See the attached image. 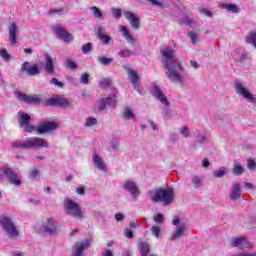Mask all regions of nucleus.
Returning a JSON list of instances; mask_svg holds the SVG:
<instances>
[{
  "mask_svg": "<svg viewBox=\"0 0 256 256\" xmlns=\"http://www.w3.org/2000/svg\"><path fill=\"white\" fill-rule=\"evenodd\" d=\"M160 53L165 61L168 79L175 83H179V85H183L185 83L187 73H185L183 66H181V62L175 58V50L166 46L161 48Z\"/></svg>",
  "mask_w": 256,
  "mask_h": 256,
  "instance_id": "1",
  "label": "nucleus"
},
{
  "mask_svg": "<svg viewBox=\"0 0 256 256\" xmlns=\"http://www.w3.org/2000/svg\"><path fill=\"white\" fill-rule=\"evenodd\" d=\"M149 198L153 203H162V205H171L175 201V190L171 187L155 188L148 192Z\"/></svg>",
  "mask_w": 256,
  "mask_h": 256,
  "instance_id": "2",
  "label": "nucleus"
},
{
  "mask_svg": "<svg viewBox=\"0 0 256 256\" xmlns=\"http://www.w3.org/2000/svg\"><path fill=\"white\" fill-rule=\"evenodd\" d=\"M11 146L14 149H47L49 147V142L43 138L30 137L23 141H14Z\"/></svg>",
  "mask_w": 256,
  "mask_h": 256,
  "instance_id": "3",
  "label": "nucleus"
},
{
  "mask_svg": "<svg viewBox=\"0 0 256 256\" xmlns=\"http://www.w3.org/2000/svg\"><path fill=\"white\" fill-rule=\"evenodd\" d=\"M64 211L66 215L74 217L75 219H85V211L81 209L79 203L70 198H66L64 200Z\"/></svg>",
  "mask_w": 256,
  "mask_h": 256,
  "instance_id": "4",
  "label": "nucleus"
},
{
  "mask_svg": "<svg viewBox=\"0 0 256 256\" xmlns=\"http://www.w3.org/2000/svg\"><path fill=\"white\" fill-rule=\"evenodd\" d=\"M172 224L174 225V231L170 236V241H177V239L185 237V233H187V225H185V222H183L179 216L173 218Z\"/></svg>",
  "mask_w": 256,
  "mask_h": 256,
  "instance_id": "5",
  "label": "nucleus"
},
{
  "mask_svg": "<svg viewBox=\"0 0 256 256\" xmlns=\"http://www.w3.org/2000/svg\"><path fill=\"white\" fill-rule=\"evenodd\" d=\"M36 231L39 235H55L57 233V223L55 219L48 218Z\"/></svg>",
  "mask_w": 256,
  "mask_h": 256,
  "instance_id": "6",
  "label": "nucleus"
},
{
  "mask_svg": "<svg viewBox=\"0 0 256 256\" xmlns=\"http://www.w3.org/2000/svg\"><path fill=\"white\" fill-rule=\"evenodd\" d=\"M0 225L9 237H17V235H19V231L15 227L13 221H11V218L5 215L0 216Z\"/></svg>",
  "mask_w": 256,
  "mask_h": 256,
  "instance_id": "7",
  "label": "nucleus"
},
{
  "mask_svg": "<svg viewBox=\"0 0 256 256\" xmlns=\"http://www.w3.org/2000/svg\"><path fill=\"white\" fill-rule=\"evenodd\" d=\"M235 91H236L237 95H240V97H243V99L248 101V103H255V101H256L255 96L253 94H251L249 89H247V87H245V85H243V83L236 82L235 83Z\"/></svg>",
  "mask_w": 256,
  "mask_h": 256,
  "instance_id": "8",
  "label": "nucleus"
},
{
  "mask_svg": "<svg viewBox=\"0 0 256 256\" xmlns=\"http://www.w3.org/2000/svg\"><path fill=\"white\" fill-rule=\"evenodd\" d=\"M3 177H8L10 183L16 185V187L21 185V179H19V176L13 173V170L7 166H4L0 169V181L3 179Z\"/></svg>",
  "mask_w": 256,
  "mask_h": 256,
  "instance_id": "9",
  "label": "nucleus"
},
{
  "mask_svg": "<svg viewBox=\"0 0 256 256\" xmlns=\"http://www.w3.org/2000/svg\"><path fill=\"white\" fill-rule=\"evenodd\" d=\"M18 121L20 123V127L24 129L27 133H33L35 131V126L29 124V121H31V116L25 112H19L18 113Z\"/></svg>",
  "mask_w": 256,
  "mask_h": 256,
  "instance_id": "10",
  "label": "nucleus"
},
{
  "mask_svg": "<svg viewBox=\"0 0 256 256\" xmlns=\"http://www.w3.org/2000/svg\"><path fill=\"white\" fill-rule=\"evenodd\" d=\"M149 91L153 97H156V99L162 103V105L169 107V101L167 100V97H165V94H163V91L157 84H151Z\"/></svg>",
  "mask_w": 256,
  "mask_h": 256,
  "instance_id": "11",
  "label": "nucleus"
},
{
  "mask_svg": "<svg viewBox=\"0 0 256 256\" xmlns=\"http://www.w3.org/2000/svg\"><path fill=\"white\" fill-rule=\"evenodd\" d=\"M230 245H232V247H238V249H253V243L244 236L232 238Z\"/></svg>",
  "mask_w": 256,
  "mask_h": 256,
  "instance_id": "12",
  "label": "nucleus"
},
{
  "mask_svg": "<svg viewBox=\"0 0 256 256\" xmlns=\"http://www.w3.org/2000/svg\"><path fill=\"white\" fill-rule=\"evenodd\" d=\"M232 57H234L235 61L237 63H251V58H249V55L245 53V50L243 48H237L233 51Z\"/></svg>",
  "mask_w": 256,
  "mask_h": 256,
  "instance_id": "13",
  "label": "nucleus"
},
{
  "mask_svg": "<svg viewBox=\"0 0 256 256\" xmlns=\"http://www.w3.org/2000/svg\"><path fill=\"white\" fill-rule=\"evenodd\" d=\"M8 33L11 45H17V33H19V23L13 21L8 26Z\"/></svg>",
  "mask_w": 256,
  "mask_h": 256,
  "instance_id": "14",
  "label": "nucleus"
},
{
  "mask_svg": "<svg viewBox=\"0 0 256 256\" xmlns=\"http://www.w3.org/2000/svg\"><path fill=\"white\" fill-rule=\"evenodd\" d=\"M123 189L128 191L132 197H139V187L137 186V183L133 181L125 180L123 183Z\"/></svg>",
  "mask_w": 256,
  "mask_h": 256,
  "instance_id": "15",
  "label": "nucleus"
},
{
  "mask_svg": "<svg viewBox=\"0 0 256 256\" xmlns=\"http://www.w3.org/2000/svg\"><path fill=\"white\" fill-rule=\"evenodd\" d=\"M123 15L127 21H129L130 26L132 29H139V23H141V20L135 15V13L131 11H124Z\"/></svg>",
  "mask_w": 256,
  "mask_h": 256,
  "instance_id": "16",
  "label": "nucleus"
},
{
  "mask_svg": "<svg viewBox=\"0 0 256 256\" xmlns=\"http://www.w3.org/2000/svg\"><path fill=\"white\" fill-rule=\"evenodd\" d=\"M59 127V123L58 122H44L42 124H40L37 128L38 133H49L51 131H55V129H57Z\"/></svg>",
  "mask_w": 256,
  "mask_h": 256,
  "instance_id": "17",
  "label": "nucleus"
},
{
  "mask_svg": "<svg viewBox=\"0 0 256 256\" xmlns=\"http://www.w3.org/2000/svg\"><path fill=\"white\" fill-rule=\"evenodd\" d=\"M15 95L19 101H24L25 103L37 104L41 102V98L37 95L27 96L21 92H15Z\"/></svg>",
  "mask_w": 256,
  "mask_h": 256,
  "instance_id": "18",
  "label": "nucleus"
},
{
  "mask_svg": "<svg viewBox=\"0 0 256 256\" xmlns=\"http://www.w3.org/2000/svg\"><path fill=\"white\" fill-rule=\"evenodd\" d=\"M91 246L90 240H85L81 242H77L76 245L73 247V255L72 256H81L83 250L87 249V247Z\"/></svg>",
  "mask_w": 256,
  "mask_h": 256,
  "instance_id": "19",
  "label": "nucleus"
},
{
  "mask_svg": "<svg viewBox=\"0 0 256 256\" xmlns=\"http://www.w3.org/2000/svg\"><path fill=\"white\" fill-rule=\"evenodd\" d=\"M70 104L67 98L60 96L53 97L47 101V105H58L59 107H69Z\"/></svg>",
  "mask_w": 256,
  "mask_h": 256,
  "instance_id": "20",
  "label": "nucleus"
},
{
  "mask_svg": "<svg viewBox=\"0 0 256 256\" xmlns=\"http://www.w3.org/2000/svg\"><path fill=\"white\" fill-rule=\"evenodd\" d=\"M128 77L136 91L141 94V89L139 88V79L140 76L137 74V71L128 69Z\"/></svg>",
  "mask_w": 256,
  "mask_h": 256,
  "instance_id": "21",
  "label": "nucleus"
},
{
  "mask_svg": "<svg viewBox=\"0 0 256 256\" xmlns=\"http://www.w3.org/2000/svg\"><path fill=\"white\" fill-rule=\"evenodd\" d=\"M54 33H56L58 37H60V39H63L65 43H71V41H73V36L67 31L63 30L61 26H56L54 29Z\"/></svg>",
  "mask_w": 256,
  "mask_h": 256,
  "instance_id": "22",
  "label": "nucleus"
},
{
  "mask_svg": "<svg viewBox=\"0 0 256 256\" xmlns=\"http://www.w3.org/2000/svg\"><path fill=\"white\" fill-rule=\"evenodd\" d=\"M93 163L97 169L100 171H107V165L105 164V161H103V158L99 156L97 153H94L92 155Z\"/></svg>",
  "mask_w": 256,
  "mask_h": 256,
  "instance_id": "23",
  "label": "nucleus"
},
{
  "mask_svg": "<svg viewBox=\"0 0 256 256\" xmlns=\"http://www.w3.org/2000/svg\"><path fill=\"white\" fill-rule=\"evenodd\" d=\"M119 31H121V33H122L124 39H126L127 43H129L130 45L135 44V38L133 37V35H131V32H129V30L127 29L126 26L120 25Z\"/></svg>",
  "mask_w": 256,
  "mask_h": 256,
  "instance_id": "24",
  "label": "nucleus"
},
{
  "mask_svg": "<svg viewBox=\"0 0 256 256\" xmlns=\"http://www.w3.org/2000/svg\"><path fill=\"white\" fill-rule=\"evenodd\" d=\"M22 71H26L28 75H37L39 73V67L37 65H32L29 64V62H25L22 67Z\"/></svg>",
  "mask_w": 256,
  "mask_h": 256,
  "instance_id": "25",
  "label": "nucleus"
},
{
  "mask_svg": "<svg viewBox=\"0 0 256 256\" xmlns=\"http://www.w3.org/2000/svg\"><path fill=\"white\" fill-rule=\"evenodd\" d=\"M107 105L110 107H115V105H117V99L115 98V95L108 97L106 100H101L99 104L100 111H103Z\"/></svg>",
  "mask_w": 256,
  "mask_h": 256,
  "instance_id": "26",
  "label": "nucleus"
},
{
  "mask_svg": "<svg viewBox=\"0 0 256 256\" xmlns=\"http://www.w3.org/2000/svg\"><path fill=\"white\" fill-rule=\"evenodd\" d=\"M241 197V186L239 183H235L232 185V192L230 194V199L232 201H237Z\"/></svg>",
  "mask_w": 256,
  "mask_h": 256,
  "instance_id": "27",
  "label": "nucleus"
},
{
  "mask_svg": "<svg viewBox=\"0 0 256 256\" xmlns=\"http://www.w3.org/2000/svg\"><path fill=\"white\" fill-rule=\"evenodd\" d=\"M138 251L142 256L149 255V251H151V248L149 247V243H147V241H140L138 243Z\"/></svg>",
  "mask_w": 256,
  "mask_h": 256,
  "instance_id": "28",
  "label": "nucleus"
},
{
  "mask_svg": "<svg viewBox=\"0 0 256 256\" xmlns=\"http://www.w3.org/2000/svg\"><path fill=\"white\" fill-rule=\"evenodd\" d=\"M45 59H46L45 69H46L47 73H49L50 75H53V73H55V66L53 65V58L51 56H49L48 54H46Z\"/></svg>",
  "mask_w": 256,
  "mask_h": 256,
  "instance_id": "29",
  "label": "nucleus"
},
{
  "mask_svg": "<svg viewBox=\"0 0 256 256\" xmlns=\"http://www.w3.org/2000/svg\"><path fill=\"white\" fill-rule=\"evenodd\" d=\"M150 231L155 239H161V237H163V231L165 230L162 226L154 225L151 227Z\"/></svg>",
  "mask_w": 256,
  "mask_h": 256,
  "instance_id": "30",
  "label": "nucleus"
},
{
  "mask_svg": "<svg viewBox=\"0 0 256 256\" xmlns=\"http://www.w3.org/2000/svg\"><path fill=\"white\" fill-rule=\"evenodd\" d=\"M98 39H100L103 45H109V43L112 41L111 36L104 34L103 32H98Z\"/></svg>",
  "mask_w": 256,
  "mask_h": 256,
  "instance_id": "31",
  "label": "nucleus"
},
{
  "mask_svg": "<svg viewBox=\"0 0 256 256\" xmlns=\"http://www.w3.org/2000/svg\"><path fill=\"white\" fill-rule=\"evenodd\" d=\"M221 7L227 11H231V13H239V6L235 4H222Z\"/></svg>",
  "mask_w": 256,
  "mask_h": 256,
  "instance_id": "32",
  "label": "nucleus"
},
{
  "mask_svg": "<svg viewBox=\"0 0 256 256\" xmlns=\"http://www.w3.org/2000/svg\"><path fill=\"white\" fill-rule=\"evenodd\" d=\"M0 57L5 61V63H9V61H11V54H9L5 48L0 49Z\"/></svg>",
  "mask_w": 256,
  "mask_h": 256,
  "instance_id": "33",
  "label": "nucleus"
},
{
  "mask_svg": "<svg viewBox=\"0 0 256 256\" xmlns=\"http://www.w3.org/2000/svg\"><path fill=\"white\" fill-rule=\"evenodd\" d=\"M122 117L123 119H135V113H133V110L130 108H125L124 111L122 112Z\"/></svg>",
  "mask_w": 256,
  "mask_h": 256,
  "instance_id": "34",
  "label": "nucleus"
},
{
  "mask_svg": "<svg viewBox=\"0 0 256 256\" xmlns=\"http://www.w3.org/2000/svg\"><path fill=\"white\" fill-rule=\"evenodd\" d=\"M225 173H227V168L222 167V168H220V169H218V170H215V171L213 172V175H214V177H216L217 179H219V178H221V177H224V176H225Z\"/></svg>",
  "mask_w": 256,
  "mask_h": 256,
  "instance_id": "35",
  "label": "nucleus"
},
{
  "mask_svg": "<svg viewBox=\"0 0 256 256\" xmlns=\"http://www.w3.org/2000/svg\"><path fill=\"white\" fill-rule=\"evenodd\" d=\"M91 11L96 19H103V12L97 7H92Z\"/></svg>",
  "mask_w": 256,
  "mask_h": 256,
  "instance_id": "36",
  "label": "nucleus"
},
{
  "mask_svg": "<svg viewBox=\"0 0 256 256\" xmlns=\"http://www.w3.org/2000/svg\"><path fill=\"white\" fill-rule=\"evenodd\" d=\"M192 183L196 187V189H199L201 187V183H203V178L200 176H194L192 177Z\"/></svg>",
  "mask_w": 256,
  "mask_h": 256,
  "instance_id": "37",
  "label": "nucleus"
},
{
  "mask_svg": "<svg viewBox=\"0 0 256 256\" xmlns=\"http://www.w3.org/2000/svg\"><path fill=\"white\" fill-rule=\"evenodd\" d=\"M188 36L190 37L191 43L193 45H197V43H199V35L197 33L190 32Z\"/></svg>",
  "mask_w": 256,
  "mask_h": 256,
  "instance_id": "38",
  "label": "nucleus"
},
{
  "mask_svg": "<svg viewBox=\"0 0 256 256\" xmlns=\"http://www.w3.org/2000/svg\"><path fill=\"white\" fill-rule=\"evenodd\" d=\"M111 13L113 17L116 19H121V15H123V12L121 11V9L115 8V7L111 8Z\"/></svg>",
  "mask_w": 256,
  "mask_h": 256,
  "instance_id": "39",
  "label": "nucleus"
},
{
  "mask_svg": "<svg viewBox=\"0 0 256 256\" xmlns=\"http://www.w3.org/2000/svg\"><path fill=\"white\" fill-rule=\"evenodd\" d=\"M153 220L155 221V223H157L158 225H163L165 218L163 216V214L158 213L153 217Z\"/></svg>",
  "mask_w": 256,
  "mask_h": 256,
  "instance_id": "40",
  "label": "nucleus"
},
{
  "mask_svg": "<svg viewBox=\"0 0 256 256\" xmlns=\"http://www.w3.org/2000/svg\"><path fill=\"white\" fill-rule=\"evenodd\" d=\"M118 55L120 57H131L133 55V52L131 50L123 49L118 52Z\"/></svg>",
  "mask_w": 256,
  "mask_h": 256,
  "instance_id": "41",
  "label": "nucleus"
},
{
  "mask_svg": "<svg viewBox=\"0 0 256 256\" xmlns=\"http://www.w3.org/2000/svg\"><path fill=\"white\" fill-rule=\"evenodd\" d=\"M98 61L102 65H109L110 63H113V58L99 57Z\"/></svg>",
  "mask_w": 256,
  "mask_h": 256,
  "instance_id": "42",
  "label": "nucleus"
},
{
  "mask_svg": "<svg viewBox=\"0 0 256 256\" xmlns=\"http://www.w3.org/2000/svg\"><path fill=\"white\" fill-rule=\"evenodd\" d=\"M86 127H93V125H97V119L93 117H89L85 121Z\"/></svg>",
  "mask_w": 256,
  "mask_h": 256,
  "instance_id": "43",
  "label": "nucleus"
},
{
  "mask_svg": "<svg viewBox=\"0 0 256 256\" xmlns=\"http://www.w3.org/2000/svg\"><path fill=\"white\" fill-rule=\"evenodd\" d=\"M232 173H233L234 175H241V173H243V168H242V166L239 165V164H235V165H234V168H233V170H232Z\"/></svg>",
  "mask_w": 256,
  "mask_h": 256,
  "instance_id": "44",
  "label": "nucleus"
},
{
  "mask_svg": "<svg viewBox=\"0 0 256 256\" xmlns=\"http://www.w3.org/2000/svg\"><path fill=\"white\" fill-rule=\"evenodd\" d=\"M80 83H82V85H87L89 83V74L83 73L80 77Z\"/></svg>",
  "mask_w": 256,
  "mask_h": 256,
  "instance_id": "45",
  "label": "nucleus"
},
{
  "mask_svg": "<svg viewBox=\"0 0 256 256\" xmlns=\"http://www.w3.org/2000/svg\"><path fill=\"white\" fill-rule=\"evenodd\" d=\"M66 67H69V69H77V64L73 62V60L68 59L66 61Z\"/></svg>",
  "mask_w": 256,
  "mask_h": 256,
  "instance_id": "46",
  "label": "nucleus"
},
{
  "mask_svg": "<svg viewBox=\"0 0 256 256\" xmlns=\"http://www.w3.org/2000/svg\"><path fill=\"white\" fill-rule=\"evenodd\" d=\"M91 49H92L91 43H87L84 46H82V51L84 54L89 53L91 51Z\"/></svg>",
  "mask_w": 256,
  "mask_h": 256,
  "instance_id": "47",
  "label": "nucleus"
},
{
  "mask_svg": "<svg viewBox=\"0 0 256 256\" xmlns=\"http://www.w3.org/2000/svg\"><path fill=\"white\" fill-rule=\"evenodd\" d=\"M52 85H55L56 87H59L60 89L63 88V82H59L57 78H52L51 79Z\"/></svg>",
  "mask_w": 256,
  "mask_h": 256,
  "instance_id": "48",
  "label": "nucleus"
},
{
  "mask_svg": "<svg viewBox=\"0 0 256 256\" xmlns=\"http://www.w3.org/2000/svg\"><path fill=\"white\" fill-rule=\"evenodd\" d=\"M180 133H181L182 137H189V128H187L185 126L182 127L180 129Z\"/></svg>",
  "mask_w": 256,
  "mask_h": 256,
  "instance_id": "49",
  "label": "nucleus"
},
{
  "mask_svg": "<svg viewBox=\"0 0 256 256\" xmlns=\"http://www.w3.org/2000/svg\"><path fill=\"white\" fill-rule=\"evenodd\" d=\"M244 187L249 191H255L256 189L255 185H253V183L250 182H244Z\"/></svg>",
  "mask_w": 256,
  "mask_h": 256,
  "instance_id": "50",
  "label": "nucleus"
},
{
  "mask_svg": "<svg viewBox=\"0 0 256 256\" xmlns=\"http://www.w3.org/2000/svg\"><path fill=\"white\" fill-rule=\"evenodd\" d=\"M199 12L202 15H206V17H211L213 15V13H211V11L205 9V8H200Z\"/></svg>",
  "mask_w": 256,
  "mask_h": 256,
  "instance_id": "51",
  "label": "nucleus"
},
{
  "mask_svg": "<svg viewBox=\"0 0 256 256\" xmlns=\"http://www.w3.org/2000/svg\"><path fill=\"white\" fill-rule=\"evenodd\" d=\"M124 235L127 237V239H133V231L129 228H126Z\"/></svg>",
  "mask_w": 256,
  "mask_h": 256,
  "instance_id": "52",
  "label": "nucleus"
},
{
  "mask_svg": "<svg viewBox=\"0 0 256 256\" xmlns=\"http://www.w3.org/2000/svg\"><path fill=\"white\" fill-rule=\"evenodd\" d=\"M248 169H250L251 171H253V169H255L256 167V163L254 162L253 159H249L248 160V165H247Z\"/></svg>",
  "mask_w": 256,
  "mask_h": 256,
  "instance_id": "53",
  "label": "nucleus"
},
{
  "mask_svg": "<svg viewBox=\"0 0 256 256\" xmlns=\"http://www.w3.org/2000/svg\"><path fill=\"white\" fill-rule=\"evenodd\" d=\"M197 141H198V143H205V141H207V136L199 135V136H197Z\"/></svg>",
  "mask_w": 256,
  "mask_h": 256,
  "instance_id": "54",
  "label": "nucleus"
},
{
  "mask_svg": "<svg viewBox=\"0 0 256 256\" xmlns=\"http://www.w3.org/2000/svg\"><path fill=\"white\" fill-rule=\"evenodd\" d=\"M38 175H39V170H37V169H33L30 172V177H32V179H35V177H38Z\"/></svg>",
  "mask_w": 256,
  "mask_h": 256,
  "instance_id": "55",
  "label": "nucleus"
},
{
  "mask_svg": "<svg viewBox=\"0 0 256 256\" xmlns=\"http://www.w3.org/2000/svg\"><path fill=\"white\" fill-rule=\"evenodd\" d=\"M115 219H116V221H123V219H125V215H123L121 213H117V214H115Z\"/></svg>",
  "mask_w": 256,
  "mask_h": 256,
  "instance_id": "56",
  "label": "nucleus"
},
{
  "mask_svg": "<svg viewBox=\"0 0 256 256\" xmlns=\"http://www.w3.org/2000/svg\"><path fill=\"white\" fill-rule=\"evenodd\" d=\"M76 193L77 195H85V188L83 187L76 188Z\"/></svg>",
  "mask_w": 256,
  "mask_h": 256,
  "instance_id": "57",
  "label": "nucleus"
},
{
  "mask_svg": "<svg viewBox=\"0 0 256 256\" xmlns=\"http://www.w3.org/2000/svg\"><path fill=\"white\" fill-rule=\"evenodd\" d=\"M152 5H156L157 7H163V3L157 1V0H148Z\"/></svg>",
  "mask_w": 256,
  "mask_h": 256,
  "instance_id": "58",
  "label": "nucleus"
},
{
  "mask_svg": "<svg viewBox=\"0 0 256 256\" xmlns=\"http://www.w3.org/2000/svg\"><path fill=\"white\" fill-rule=\"evenodd\" d=\"M190 65L191 67H193L194 69H198L199 67V63H197V61L191 60L190 61Z\"/></svg>",
  "mask_w": 256,
  "mask_h": 256,
  "instance_id": "59",
  "label": "nucleus"
},
{
  "mask_svg": "<svg viewBox=\"0 0 256 256\" xmlns=\"http://www.w3.org/2000/svg\"><path fill=\"white\" fill-rule=\"evenodd\" d=\"M209 165H211V163L209 162V160H207V159L202 160V166H203V167H209Z\"/></svg>",
  "mask_w": 256,
  "mask_h": 256,
  "instance_id": "60",
  "label": "nucleus"
},
{
  "mask_svg": "<svg viewBox=\"0 0 256 256\" xmlns=\"http://www.w3.org/2000/svg\"><path fill=\"white\" fill-rule=\"evenodd\" d=\"M102 256H113V251H111V250H106V251H104V253L102 254Z\"/></svg>",
  "mask_w": 256,
  "mask_h": 256,
  "instance_id": "61",
  "label": "nucleus"
},
{
  "mask_svg": "<svg viewBox=\"0 0 256 256\" xmlns=\"http://www.w3.org/2000/svg\"><path fill=\"white\" fill-rule=\"evenodd\" d=\"M150 127L153 131H157V129H159L157 124H155L154 122H150Z\"/></svg>",
  "mask_w": 256,
  "mask_h": 256,
  "instance_id": "62",
  "label": "nucleus"
},
{
  "mask_svg": "<svg viewBox=\"0 0 256 256\" xmlns=\"http://www.w3.org/2000/svg\"><path fill=\"white\" fill-rule=\"evenodd\" d=\"M130 227H132V228L139 227V222H137V221L131 222Z\"/></svg>",
  "mask_w": 256,
  "mask_h": 256,
  "instance_id": "63",
  "label": "nucleus"
},
{
  "mask_svg": "<svg viewBox=\"0 0 256 256\" xmlns=\"http://www.w3.org/2000/svg\"><path fill=\"white\" fill-rule=\"evenodd\" d=\"M12 256H25V254L22 252H16Z\"/></svg>",
  "mask_w": 256,
  "mask_h": 256,
  "instance_id": "64",
  "label": "nucleus"
}]
</instances>
